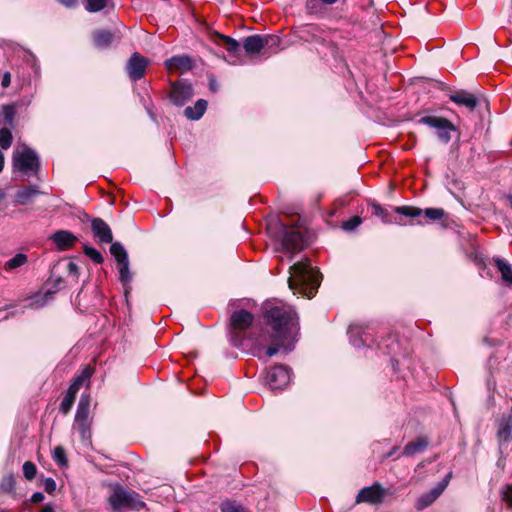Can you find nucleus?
<instances>
[{"label": "nucleus", "mask_w": 512, "mask_h": 512, "mask_svg": "<svg viewBox=\"0 0 512 512\" xmlns=\"http://www.w3.org/2000/svg\"><path fill=\"white\" fill-rule=\"evenodd\" d=\"M211 89L215 90V85L211 84Z\"/></svg>", "instance_id": "obj_57"}, {"label": "nucleus", "mask_w": 512, "mask_h": 512, "mask_svg": "<svg viewBox=\"0 0 512 512\" xmlns=\"http://www.w3.org/2000/svg\"><path fill=\"white\" fill-rule=\"evenodd\" d=\"M222 512H247L242 506L234 502L226 501L221 504Z\"/></svg>", "instance_id": "obj_39"}, {"label": "nucleus", "mask_w": 512, "mask_h": 512, "mask_svg": "<svg viewBox=\"0 0 512 512\" xmlns=\"http://www.w3.org/2000/svg\"><path fill=\"white\" fill-rule=\"evenodd\" d=\"M91 228L95 238L101 243H112L113 235L109 225L101 218H94L91 221Z\"/></svg>", "instance_id": "obj_16"}, {"label": "nucleus", "mask_w": 512, "mask_h": 512, "mask_svg": "<svg viewBox=\"0 0 512 512\" xmlns=\"http://www.w3.org/2000/svg\"><path fill=\"white\" fill-rule=\"evenodd\" d=\"M371 208H372L373 215L380 217L384 222H390L389 214H388L387 210H385L381 205H379L377 203H373L371 205Z\"/></svg>", "instance_id": "obj_38"}, {"label": "nucleus", "mask_w": 512, "mask_h": 512, "mask_svg": "<svg viewBox=\"0 0 512 512\" xmlns=\"http://www.w3.org/2000/svg\"><path fill=\"white\" fill-rule=\"evenodd\" d=\"M361 223V218L358 217V216H354L352 218H350L349 220L343 222V225L342 227L345 229V230H353L355 229L356 227H358Z\"/></svg>", "instance_id": "obj_42"}, {"label": "nucleus", "mask_w": 512, "mask_h": 512, "mask_svg": "<svg viewBox=\"0 0 512 512\" xmlns=\"http://www.w3.org/2000/svg\"><path fill=\"white\" fill-rule=\"evenodd\" d=\"M254 316L247 310L241 309L230 317V342L235 347H241L246 340V331L252 325Z\"/></svg>", "instance_id": "obj_5"}, {"label": "nucleus", "mask_w": 512, "mask_h": 512, "mask_svg": "<svg viewBox=\"0 0 512 512\" xmlns=\"http://www.w3.org/2000/svg\"><path fill=\"white\" fill-rule=\"evenodd\" d=\"M108 0H87L85 8L89 12H98L107 6Z\"/></svg>", "instance_id": "obj_34"}, {"label": "nucleus", "mask_w": 512, "mask_h": 512, "mask_svg": "<svg viewBox=\"0 0 512 512\" xmlns=\"http://www.w3.org/2000/svg\"><path fill=\"white\" fill-rule=\"evenodd\" d=\"M502 499L512 508V485H507L502 492Z\"/></svg>", "instance_id": "obj_43"}, {"label": "nucleus", "mask_w": 512, "mask_h": 512, "mask_svg": "<svg viewBox=\"0 0 512 512\" xmlns=\"http://www.w3.org/2000/svg\"><path fill=\"white\" fill-rule=\"evenodd\" d=\"M280 38L275 35H251L243 40V48L249 55L263 52L266 57L279 51Z\"/></svg>", "instance_id": "obj_6"}, {"label": "nucleus", "mask_w": 512, "mask_h": 512, "mask_svg": "<svg viewBox=\"0 0 512 512\" xmlns=\"http://www.w3.org/2000/svg\"><path fill=\"white\" fill-rule=\"evenodd\" d=\"M263 317L271 329L269 336L271 344L265 348L267 339L262 337L255 339L253 354L261 359L263 355L272 357L280 350L292 351L299 336V318L294 309L283 303L267 305Z\"/></svg>", "instance_id": "obj_1"}, {"label": "nucleus", "mask_w": 512, "mask_h": 512, "mask_svg": "<svg viewBox=\"0 0 512 512\" xmlns=\"http://www.w3.org/2000/svg\"><path fill=\"white\" fill-rule=\"evenodd\" d=\"M192 96V86L185 80L177 81L172 84L170 99L175 105L183 106Z\"/></svg>", "instance_id": "obj_12"}, {"label": "nucleus", "mask_w": 512, "mask_h": 512, "mask_svg": "<svg viewBox=\"0 0 512 512\" xmlns=\"http://www.w3.org/2000/svg\"><path fill=\"white\" fill-rule=\"evenodd\" d=\"M280 228V240L283 251L294 255L307 247L309 241L308 230L299 218L291 223L281 221Z\"/></svg>", "instance_id": "obj_3"}, {"label": "nucleus", "mask_w": 512, "mask_h": 512, "mask_svg": "<svg viewBox=\"0 0 512 512\" xmlns=\"http://www.w3.org/2000/svg\"><path fill=\"white\" fill-rule=\"evenodd\" d=\"M110 252L115 257L118 264L128 261L127 253L120 243H112Z\"/></svg>", "instance_id": "obj_29"}, {"label": "nucleus", "mask_w": 512, "mask_h": 512, "mask_svg": "<svg viewBox=\"0 0 512 512\" xmlns=\"http://www.w3.org/2000/svg\"><path fill=\"white\" fill-rule=\"evenodd\" d=\"M90 402L91 398L89 394H82L76 415H75V427L79 430L83 438L90 436L91 420L89 419L90 413Z\"/></svg>", "instance_id": "obj_8"}, {"label": "nucleus", "mask_w": 512, "mask_h": 512, "mask_svg": "<svg viewBox=\"0 0 512 512\" xmlns=\"http://www.w3.org/2000/svg\"><path fill=\"white\" fill-rule=\"evenodd\" d=\"M36 473H37V468L33 462L26 461L23 464V474L27 480H29V481L33 480L36 476Z\"/></svg>", "instance_id": "obj_36"}, {"label": "nucleus", "mask_w": 512, "mask_h": 512, "mask_svg": "<svg viewBox=\"0 0 512 512\" xmlns=\"http://www.w3.org/2000/svg\"><path fill=\"white\" fill-rule=\"evenodd\" d=\"M318 0H307V8L310 9L311 11H315L316 10V2ZM321 3H323L324 5H333L335 4L338 0H319Z\"/></svg>", "instance_id": "obj_44"}, {"label": "nucleus", "mask_w": 512, "mask_h": 512, "mask_svg": "<svg viewBox=\"0 0 512 512\" xmlns=\"http://www.w3.org/2000/svg\"><path fill=\"white\" fill-rule=\"evenodd\" d=\"M354 345H355V346H359L360 344H359V343H357L356 341H354Z\"/></svg>", "instance_id": "obj_58"}, {"label": "nucleus", "mask_w": 512, "mask_h": 512, "mask_svg": "<svg viewBox=\"0 0 512 512\" xmlns=\"http://www.w3.org/2000/svg\"><path fill=\"white\" fill-rule=\"evenodd\" d=\"M13 141V136L11 131L4 127L0 129V147L4 150L10 148Z\"/></svg>", "instance_id": "obj_32"}, {"label": "nucleus", "mask_w": 512, "mask_h": 512, "mask_svg": "<svg viewBox=\"0 0 512 512\" xmlns=\"http://www.w3.org/2000/svg\"><path fill=\"white\" fill-rule=\"evenodd\" d=\"M290 369L282 364L274 365L266 372L265 382L273 390L284 389L290 382Z\"/></svg>", "instance_id": "obj_9"}, {"label": "nucleus", "mask_w": 512, "mask_h": 512, "mask_svg": "<svg viewBox=\"0 0 512 512\" xmlns=\"http://www.w3.org/2000/svg\"><path fill=\"white\" fill-rule=\"evenodd\" d=\"M419 123L428 125L437 130V135L441 141L448 143L451 139V132L455 131L454 124L446 118L437 116H424Z\"/></svg>", "instance_id": "obj_10"}, {"label": "nucleus", "mask_w": 512, "mask_h": 512, "mask_svg": "<svg viewBox=\"0 0 512 512\" xmlns=\"http://www.w3.org/2000/svg\"><path fill=\"white\" fill-rule=\"evenodd\" d=\"M148 63L145 57L141 56L139 53H134L127 64L129 77L135 81L141 79L145 74Z\"/></svg>", "instance_id": "obj_15"}, {"label": "nucleus", "mask_w": 512, "mask_h": 512, "mask_svg": "<svg viewBox=\"0 0 512 512\" xmlns=\"http://www.w3.org/2000/svg\"><path fill=\"white\" fill-rule=\"evenodd\" d=\"M44 489L47 493L52 494L56 490V482L52 478L44 481Z\"/></svg>", "instance_id": "obj_46"}, {"label": "nucleus", "mask_w": 512, "mask_h": 512, "mask_svg": "<svg viewBox=\"0 0 512 512\" xmlns=\"http://www.w3.org/2000/svg\"><path fill=\"white\" fill-rule=\"evenodd\" d=\"M449 477L450 476H447L446 479L441 481L434 489L428 493L421 495L415 503V508L420 511L430 506L446 489L449 482Z\"/></svg>", "instance_id": "obj_14"}, {"label": "nucleus", "mask_w": 512, "mask_h": 512, "mask_svg": "<svg viewBox=\"0 0 512 512\" xmlns=\"http://www.w3.org/2000/svg\"><path fill=\"white\" fill-rule=\"evenodd\" d=\"M94 43L97 47H107L112 43L113 35L106 30H98L93 35Z\"/></svg>", "instance_id": "obj_27"}, {"label": "nucleus", "mask_w": 512, "mask_h": 512, "mask_svg": "<svg viewBox=\"0 0 512 512\" xmlns=\"http://www.w3.org/2000/svg\"><path fill=\"white\" fill-rule=\"evenodd\" d=\"M40 512H54V509L51 505H46L40 510Z\"/></svg>", "instance_id": "obj_54"}, {"label": "nucleus", "mask_w": 512, "mask_h": 512, "mask_svg": "<svg viewBox=\"0 0 512 512\" xmlns=\"http://www.w3.org/2000/svg\"><path fill=\"white\" fill-rule=\"evenodd\" d=\"M94 373V368L90 365H86L79 375H77L74 380L72 381L73 384H76L79 388H81L85 383H87V386L90 384V378L92 377Z\"/></svg>", "instance_id": "obj_28"}, {"label": "nucleus", "mask_w": 512, "mask_h": 512, "mask_svg": "<svg viewBox=\"0 0 512 512\" xmlns=\"http://www.w3.org/2000/svg\"><path fill=\"white\" fill-rule=\"evenodd\" d=\"M509 434H510L509 425L507 423L502 424L498 431V437L502 440H507L509 438Z\"/></svg>", "instance_id": "obj_45"}, {"label": "nucleus", "mask_w": 512, "mask_h": 512, "mask_svg": "<svg viewBox=\"0 0 512 512\" xmlns=\"http://www.w3.org/2000/svg\"><path fill=\"white\" fill-rule=\"evenodd\" d=\"M28 262V257L24 253H18L13 258L6 261L3 265V269L6 272H12L17 270L18 268H21Z\"/></svg>", "instance_id": "obj_26"}, {"label": "nucleus", "mask_w": 512, "mask_h": 512, "mask_svg": "<svg viewBox=\"0 0 512 512\" xmlns=\"http://www.w3.org/2000/svg\"><path fill=\"white\" fill-rule=\"evenodd\" d=\"M119 272H120V278L123 282H129L131 279V275L129 273V263L128 261L119 263Z\"/></svg>", "instance_id": "obj_41"}, {"label": "nucleus", "mask_w": 512, "mask_h": 512, "mask_svg": "<svg viewBox=\"0 0 512 512\" xmlns=\"http://www.w3.org/2000/svg\"><path fill=\"white\" fill-rule=\"evenodd\" d=\"M397 449H398L397 447H394L389 453H387L385 455V458L393 456L395 454V452L397 451Z\"/></svg>", "instance_id": "obj_55"}, {"label": "nucleus", "mask_w": 512, "mask_h": 512, "mask_svg": "<svg viewBox=\"0 0 512 512\" xmlns=\"http://www.w3.org/2000/svg\"><path fill=\"white\" fill-rule=\"evenodd\" d=\"M165 68L169 72H186L192 68V61L188 56H174L165 61Z\"/></svg>", "instance_id": "obj_19"}, {"label": "nucleus", "mask_w": 512, "mask_h": 512, "mask_svg": "<svg viewBox=\"0 0 512 512\" xmlns=\"http://www.w3.org/2000/svg\"><path fill=\"white\" fill-rule=\"evenodd\" d=\"M320 278L319 270L312 267L310 261L305 259L290 267L288 284L290 289L311 298L320 285Z\"/></svg>", "instance_id": "obj_2"}, {"label": "nucleus", "mask_w": 512, "mask_h": 512, "mask_svg": "<svg viewBox=\"0 0 512 512\" xmlns=\"http://www.w3.org/2000/svg\"><path fill=\"white\" fill-rule=\"evenodd\" d=\"M51 240L54 242L58 250L66 251L76 244L78 238L70 231L59 230L51 236Z\"/></svg>", "instance_id": "obj_17"}, {"label": "nucleus", "mask_w": 512, "mask_h": 512, "mask_svg": "<svg viewBox=\"0 0 512 512\" xmlns=\"http://www.w3.org/2000/svg\"><path fill=\"white\" fill-rule=\"evenodd\" d=\"M43 500H44V495L41 492H36L31 497V501L33 503H39V502H42Z\"/></svg>", "instance_id": "obj_49"}, {"label": "nucleus", "mask_w": 512, "mask_h": 512, "mask_svg": "<svg viewBox=\"0 0 512 512\" xmlns=\"http://www.w3.org/2000/svg\"><path fill=\"white\" fill-rule=\"evenodd\" d=\"M422 214H424L428 220L437 221L444 217L445 211L442 208H427Z\"/></svg>", "instance_id": "obj_33"}, {"label": "nucleus", "mask_w": 512, "mask_h": 512, "mask_svg": "<svg viewBox=\"0 0 512 512\" xmlns=\"http://www.w3.org/2000/svg\"><path fill=\"white\" fill-rule=\"evenodd\" d=\"M207 108V102L203 99L198 100L193 107H187L184 110V114L188 119L198 120L205 113Z\"/></svg>", "instance_id": "obj_24"}, {"label": "nucleus", "mask_w": 512, "mask_h": 512, "mask_svg": "<svg viewBox=\"0 0 512 512\" xmlns=\"http://www.w3.org/2000/svg\"><path fill=\"white\" fill-rule=\"evenodd\" d=\"M108 502L112 512H123L125 510H140L145 507L138 493L132 490L116 487L109 496Z\"/></svg>", "instance_id": "obj_4"}, {"label": "nucleus", "mask_w": 512, "mask_h": 512, "mask_svg": "<svg viewBox=\"0 0 512 512\" xmlns=\"http://www.w3.org/2000/svg\"><path fill=\"white\" fill-rule=\"evenodd\" d=\"M68 270L72 274H77L78 273V266L75 263L70 262L68 264Z\"/></svg>", "instance_id": "obj_52"}, {"label": "nucleus", "mask_w": 512, "mask_h": 512, "mask_svg": "<svg viewBox=\"0 0 512 512\" xmlns=\"http://www.w3.org/2000/svg\"><path fill=\"white\" fill-rule=\"evenodd\" d=\"M40 193L36 186H25L19 189L15 194V203L19 205L29 204L35 196Z\"/></svg>", "instance_id": "obj_21"}, {"label": "nucleus", "mask_w": 512, "mask_h": 512, "mask_svg": "<svg viewBox=\"0 0 512 512\" xmlns=\"http://www.w3.org/2000/svg\"><path fill=\"white\" fill-rule=\"evenodd\" d=\"M74 402H75V399L65 395V397L61 401V404L59 407L60 412L63 413L64 415L68 414L70 412Z\"/></svg>", "instance_id": "obj_40"}, {"label": "nucleus", "mask_w": 512, "mask_h": 512, "mask_svg": "<svg viewBox=\"0 0 512 512\" xmlns=\"http://www.w3.org/2000/svg\"><path fill=\"white\" fill-rule=\"evenodd\" d=\"M15 488V478L12 474L4 476L0 482V492L10 494Z\"/></svg>", "instance_id": "obj_31"}, {"label": "nucleus", "mask_w": 512, "mask_h": 512, "mask_svg": "<svg viewBox=\"0 0 512 512\" xmlns=\"http://www.w3.org/2000/svg\"><path fill=\"white\" fill-rule=\"evenodd\" d=\"M428 446V440L426 437H419L414 441L409 442L402 452L404 456L410 457L419 452L424 451Z\"/></svg>", "instance_id": "obj_22"}, {"label": "nucleus", "mask_w": 512, "mask_h": 512, "mask_svg": "<svg viewBox=\"0 0 512 512\" xmlns=\"http://www.w3.org/2000/svg\"><path fill=\"white\" fill-rule=\"evenodd\" d=\"M395 212L400 215L415 218L422 215L423 210L414 206H400L395 208Z\"/></svg>", "instance_id": "obj_30"}, {"label": "nucleus", "mask_w": 512, "mask_h": 512, "mask_svg": "<svg viewBox=\"0 0 512 512\" xmlns=\"http://www.w3.org/2000/svg\"><path fill=\"white\" fill-rule=\"evenodd\" d=\"M210 38L214 44L223 47L231 55L237 56L240 53V44L235 39L218 32H213Z\"/></svg>", "instance_id": "obj_18"}, {"label": "nucleus", "mask_w": 512, "mask_h": 512, "mask_svg": "<svg viewBox=\"0 0 512 512\" xmlns=\"http://www.w3.org/2000/svg\"><path fill=\"white\" fill-rule=\"evenodd\" d=\"M386 495L387 491L382 487V485L380 483H374L373 485L364 487L359 491L356 497V503L377 505L383 502Z\"/></svg>", "instance_id": "obj_11"}, {"label": "nucleus", "mask_w": 512, "mask_h": 512, "mask_svg": "<svg viewBox=\"0 0 512 512\" xmlns=\"http://www.w3.org/2000/svg\"><path fill=\"white\" fill-rule=\"evenodd\" d=\"M11 83V74L9 72H5L2 77L1 85L3 88H7Z\"/></svg>", "instance_id": "obj_48"}, {"label": "nucleus", "mask_w": 512, "mask_h": 512, "mask_svg": "<svg viewBox=\"0 0 512 512\" xmlns=\"http://www.w3.org/2000/svg\"><path fill=\"white\" fill-rule=\"evenodd\" d=\"M350 334H351V337H356V336L359 337V341L363 345L370 346L374 342V340L372 338V334L370 333L369 327L364 328V327L358 326V325L351 326Z\"/></svg>", "instance_id": "obj_23"}, {"label": "nucleus", "mask_w": 512, "mask_h": 512, "mask_svg": "<svg viewBox=\"0 0 512 512\" xmlns=\"http://www.w3.org/2000/svg\"><path fill=\"white\" fill-rule=\"evenodd\" d=\"M450 99L457 105L464 106L469 110H473L478 104V100L475 95L466 91H458L452 94Z\"/></svg>", "instance_id": "obj_20"}, {"label": "nucleus", "mask_w": 512, "mask_h": 512, "mask_svg": "<svg viewBox=\"0 0 512 512\" xmlns=\"http://www.w3.org/2000/svg\"><path fill=\"white\" fill-rule=\"evenodd\" d=\"M13 168L27 176H37L40 162L37 154L29 147L24 146L17 150L12 158Z\"/></svg>", "instance_id": "obj_7"}, {"label": "nucleus", "mask_w": 512, "mask_h": 512, "mask_svg": "<svg viewBox=\"0 0 512 512\" xmlns=\"http://www.w3.org/2000/svg\"><path fill=\"white\" fill-rule=\"evenodd\" d=\"M79 390H80V388L78 386H76V384L71 383V385L69 386V388L67 390L66 396L75 399Z\"/></svg>", "instance_id": "obj_47"}, {"label": "nucleus", "mask_w": 512, "mask_h": 512, "mask_svg": "<svg viewBox=\"0 0 512 512\" xmlns=\"http://www.w3.org/2000/svg\"><path fill=\"white\" fill-rule=\"evenodd\" d=\"M494 263L496 267L498 268L499 272L501 273L502 280L508 285L512 286V267L511 265L500 258H497L494 260Z\"/></svg>", "instance_id": "obj_25"}, {"label": "nucleus", "mask_w": 512, "mask_h": 512, "mask_svg": "<svg viewBox=\"0 0 512 512\" xmlns=\"http://www.w3.org/2000/svg\"><path fill=\"white\" fill-rule=\"evenodd\" d=\"M4 114H5V118L8 122H11L12 121V116H13V110L12 108L10 107H5L4 108Z\"/></svg>", "instance_id": "obj_50"}, {"label": "nucleus", "mask_w": 512, "mask_h": 512, "mask_svg": "<svg viewBox=\"0 0 512 512\" xmlns=\"http://www.w3.org/2000/svg\"><path fill=\"white\" fill-rule=\"evenodd\" d=\"M84 253L86 256H88L91 260H93L97 264H101L104 260L101 253L93 247H89V246L85 245Z\"/></svg>", "instance_id": "obj_35"}, {"label": "nucleus", "mask_w": 512, "mask_h": 512, "mask_svg": "<svg viewBox=\"0 0 512 512\" xmlns=\"http://www.w3.org/2000/svg\"><path fill=\"white\" fill-rule=\"evenodd\" d=\"M53 459L60 466H65L67 464L65 450L61 446H57L53 450Z\"/></svg>", "instance_id": "obj_37"}, {"label": "nucleus", "mask_w": 512, "mask_h": 512, "mask_svg": "<svg viewBox=\"0 0 512 512\" xmlns=\"http://www.w3.org/2000/svg\"><path fill=\"white\" fill-rule=\"evenodd\" d=\"M301 38L306 41L317 42V43H326L330 40L331 31L329 29H324L317 24H307L305 25L301 31Z\"/></svg>", "instance_id": "obj_13"}, {"label": "nucleus", "mask_w": 512, "mask_h": 512, "mask_svg": "<svg viewBox=\"0 0 512 512\" xmlns=\"http://www.w3.org/2000/svg\"><path fill=\"white\" fill-rule=\"evenodd\" d=\"M507 200L509 201V204H510V206H511V208H512V195H509V196L507 197Z\"/></svg>", "instance_id": "obj_56"}, {"label": "nucleus", "mask_w": 512, "mask_h": 512, "mask_svg": "<svg viewBox=\"0 0 512 512\" xmlns=\"http://www.w3.org/2000/svg\"><path fill=\"white\" fill-rule=\"evenodd\" d=\"M4 163H5L4 154L0 150V173L3 171Z\"/></svg>", "instance_id": "obj_53"}, {"label": "nucleus", "mask_w": 512, "mask_h": 512, "mask_svg": "<svg viewBox=\"0 0 512 512\" xmlns=\"http://www.w3.org/2000/svg\"><path fill=\"white\" fill-rule=\"evenodd\" d=\"M61 4L65 5L66 7H73L76 5L77 0H57Z\"/></svg>", "instance_id": "obj_51"}]
</instances>
